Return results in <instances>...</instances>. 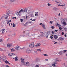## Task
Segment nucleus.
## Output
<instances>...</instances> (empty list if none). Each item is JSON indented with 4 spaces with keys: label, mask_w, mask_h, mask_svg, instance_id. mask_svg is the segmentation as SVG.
Segmentation results:
<instances>
[{
    "label": "nucleus",
    "mask_w": 67,
    "mask_h": 67,
    "mask_svg": "<svg viewBox=\"0 0 67 67\" xmlns=\"http://www.w3.org/2000/svg\"><path fill=\"white\" fill-rule=\"evenodd\" d=\"M30 33L29 32H28V33H27L25 34L24 35H21L19 37V39H22L23 38H25L26 36H29V34Z\"/></svg>",
    "instance_id": "nucleus-1"
},
{
    "label": "nucleus",
    "mask_w": 67,
    "mask_h": 67,
    "mask_svg": "<svg viewBox=\"0 0 67 67\" xmlns=\"http://www.w3.org/2000/svg\"><path fill=\"white\" fill-rule=\"evenodd\" d=\"M21 12L23 13L25 12V13H27V9H25L24 10L21 9L19 11V13H20Z\"/></svg>",
    "instance_id": "nucleus-2"
},
{
    "label": "nucleus",
    "mask_w": 67,
    "mask_h": 67,
    "mask_svg": "<svg viewBox=\"0 0 67 67\" xmlns=\"http://www.w3.org/2000/svg\"><path fill=\"white\" fill-rule=\"evenodd\" d=\"M29 46L30 47L33 48L34 46V42H32L29 45Z\"/></svg>",
    "instance_id": "nucleus-3"
},
{
    "label": "nucleus",
    "mask_w": 67,
    "mask_h": 67,
    "mask_svg": "<svg viewBox=\"0 0 67 67\" xmlns=\"http://www.w3.org/2000/svg\"><path fill=\"white\" fill-rule=\"evenodd\" d=\"M26 52L27 53H28L29 54H30V53H31V50H30L29 49H27L26 50Z\"/></svg>",
    "instance_id": "nucleus-4"
},
{
    "label": "nucleus",
    "mask_w": 67,
    "mask_h": 67,
    "mask_svg": "<svg viewBox=\"0 0 67 67\" xmlns=\"http://www.w3.org/2000/svg\"><path fill=\"white\" fill-rule=\"evenodd\" d=\"M15 48L17 50H20L21 49V48L18 46H17L16 47H15Z\"/></svg>",
    "instance_id": "nucleus-5"
},
{
    "label": "nucleus",
    "mask_w": 67,
    "mask_h": 67,
    "mask_svg": "<svg viewBox=\"0 0 67 67\" xmlns=\"http://www.w3.org/2000/svg\"><path fill=\"white\" fill-rule=\"evenodd\" d=\"M8 55L9 56H13V55H15V54L14 53H9Z\"/></svg>",
    "instance_id": "nucleus-6"
},
{
    "label": "nucleus",
    "mask_w": 67,
    "mask_h": 67,
    "mask_svg": "<svg viewBox=\"0 0 67 67\" xmlns=\"http://www.w3.org/2000/svg\"><path fill=\"white\" fill-rule=\"evenodd\" d=\"M7 15H9V14H10V10L8 9L7 10Z\"/></svg>",
    "instance_id": "nucleus-7"
},
{
    "label": "nucleus",
    "mask_w": 67,
    "mask_h": 67,
    "mask_svg": "<svg viewBox=\"0 0 67 67\" xmlns=\"http://www.w3.org/2000/svg\"><path fill=\"white\" fill-rule=\"evenodd\" d=\"M53 10H54V11H57V10H58L59 9H58V8H57L54 7L53 8Z\"/></svg>",
    "instance_id": "nucleus-8"
},
{
    "label": "nucleus",
    "mask_w": 67,
    "mask_h": 67,
    "mask_svg": "<svg viewBox=\"0 0 67 67\" xmlns=\"http://www.w3.org/2000/svg\"><path fill=\"white\" fill-rule=\"evenodd\" d=\"M7 46L8 47L10 48V47H11V46H12V45L10 44H7Z\"/></svg>",
    "instance_id": "nucleus-9"
},
{
    "label": "nucleus",
    "mask_w": 67,
    "mask_h": 67,
    "mask_svg": "<svg viewBox=\"0 0 67 67\" xmlns=\"http://www.w3.org/2000/svg\"><path fill=\"white\" fill-rule=\"evenodd\" d=\"M5 64H8L9 65H10V63H9V62L7 60L5 61Z\"/></svg>",
    "instance_id": "nucleus-10"
},
{
    "label": "nucleus",
    "mask_w": 67,
    "mask_h": 67,
    "mask_svg": "<svg viewBox=\"0 0 67 67\" xmlns=\"http://www.w3.org/2000/svg\"><path fill=\"white\" fill-rule=\"evenodd\" d=\"M54 60L56 62H58V61H59V59L57 58L55 59Z\"/></svg>",
    "instance_id": "nucleus-11"
},
{
    "label": "nucleus",
    "mask_w": 67,
    "mask_h": 67,
    "mask_svg": "<svg viewBox=\"0 0 67 67\" xmlns=\"http://www.w3.org/2000/svg\"><path fill=\"white\" fill-rule=\"evenodd\" d=\"M21 60L22 63H24V59H23V58L21 59Z\"/></svg>",
    "instance_id": "nucleus-12"
},
{
    "label": "nucleus",
    "mask_w": 67,
    "mask_h": 67,
    "mask_svg": "<svg viewBox=\"0 0 67 67\" xmlns=\"http://www.w3.org/2000/svg\"><path fill=\"white\" fill-rule=\"evenodd\" d=\"M42 27H43V28L44 29H46V28H45V25H44V24H42Z\"/></svg>",
    "instance_id": "nucleus-13"
},
{
    "label": "nucleus",
    "mask_w": 67,
    "mask_h": 67,
    "mask_svg": "<svg viewBox=\"0 0 67 67\" xmlns=\"http://www.w3.org/2000/svg\"><path fill=\"white\" fill-rule=\"evenodd\" d=\"M5 29H2V34H3L4 32H5Z\"/></svg>",
    "instance_id": "nucleus-14"
},
{
    "label": "nucleus",
    "mask_w": 67,
    "mask_h": 67,
    "mask_svg": "<svg viewBox=\"0 0 67 67\" xmlns=\"http://www.w3.org/2000/svg\"><path fill=\"white\" fill-rule=\"evenodd\" d=\"M54 37L55 39H57L58 38V36L56 35H54Z\"/></svg>",
    "instance_id": "nucleus-15"
},
{
    "label": "nucleus",
    "mask_w": 67,
    "mask_h": 67,
    "mask_svg": "<svg viewBox=\"0 0 67 67\" xmlns=\"http://www.w3.org/2000/svg\"><path fill=\"white\" fill-rule=\"evenodd\" d=\"M18 58V57H16L15 58H13V59H15V61H16V60H18V59L17 58Z\"/></svg>",
    "instance_id": "nucleus-16"
},
{
    "label": "nucleus",
    "mask_w": 67,
    "mask_h": 67,
    "mask_svg": "<svg viewBox=\"0 0 67 67\" xmlns=\"http://www.w3.org/2000/svg\"><path fill=\"white\" fill-rule=\"evenodd\" d=\"M59 40L60 41H63L64 40V38L60 37L59 38Z\"/></svg>",
    "instance_id": "nucleus-17"
},
{
    "label": "nucleus",
    "mask_w": 67,
    "mask_h": 67,
    "mask_svg": "<svg viewBox=\"0 0 67 67\" xmlns=\"http://www.w3.org/2000/svg\"><path fill=\"white\" fill-rule=\"evenodd\" d=\"M40 45L41 44L40 43H38L37 44L35 45V46L36 47H37V46H40Z\"/></svg>",
    "instance_id": "nucleus-18"
},
{
    "label": "nucleus",
    "mask_w": 67,
    "mask_h": 67,
    "mask_svg": "<svg viewBox=\"0 0 67 67\" xmlns=\"http://www.w3.org/2000/svg\"><path fill=\"white\" fill-rule=\"evenodd\" d=\"M58 54L59 55H62L63 54V51H60L59 53Z\"/></svg>",
    "instance_id": "nucleus-19"
},
{
    "label": "nucleus",
    "mask_w": 67,
    "mask_h": 67,
    "mask_svg": "<svg viewBox=\"0 0 67 67\" xmlns=\"http://www.w3.org/2000/svg\"><path fill=\"white\" fill-rule=\"evenodd\" d=\"M11 2H13L16 1V0H9Z\"/></svg>",
    "instance_id": "nucleus-20"
},
{
    "label": "nucleus",
    "mask_w": 67,
    "mask_h": 67,
    "mask_svg": "<svg viewBox=\"0 0 67 67\" xmlns=\"http://www.w3.org/2000/svg\"><path fill=\"white\" fill-rule=\"evenodd\" d=\"M47 33L48 35H49V34L52 33V32H51L50 31H48L47 32Z\"/></svg>",
    "instance_id": "nucleus-21"
},
{
    "label": "nucleus",
    "mask_w": 67,
    "mask_h": 67,
    "mask_svg": "<svg viewBox=\"0 0 67 67\" xmlns=\"http://www.w3.org/2000/svg\"><path fill=\"white\" fill-rule=\"evenodd\" d=\"M62 24H63L64 25H66V22L65 21H63V22Z\"/></svg>",
    "instance_id": "nucleus-22"
},
{
    "label": "nucleus",
    "mask_w": 67,
    "mask_h": 67,
    "mask_svg": "<svg viewBox=\"0 0 67 67\" xmlns=\"http://www.w3.org/2000/svg\"><path fill=\"white\" fill-rule=\"evenodd\" d=\"M61 21L62 23H63V22H64V19H61Z\"/></svg>",
    "instance_id": "nucleus-23"
},
{
    "label": "nucleus",
    "mask_w": 67,
    "mask_h": 67,
    "mask_svg": "<svg viewBox=\"0 0 67 67\" xmlns=\"http://www.w3.org/2000/svg\"><path fill=\"white\" fill-rule=\"evenodd\" d=\"M67 51V50H63L62 51V52L63 53H66Z\"/></svg>",
    "instance_id": "nucleus-24"
},
{
    "label": "nucleus",
    "mask_w": 67,
    "mask_h": 67,
    "mask_svg": "<svg viewBox=\"0 0 67 67\" xmlns=\"http://www.w3.org/2000/svg\"><path fill=\"white\" fill-rule=\"evenodd\" d=\"M35 13L36 14H35V16H36L37 15L38 16V12H36Z\"/></svg>",
    "instance_id": "nucleus-25"
},
{
    "label": "nucleus",
    "mask_w": 67,
    "mask_h": 67,
    "mask_svg": "<svg viewBox=\"0 0 67 67\" xmlns=\"http://www.w3.org/2000/svg\"><path fill=\"white\" fill-rule=\"evenodd\" d=\"M11 52H13V51H15V50H14L13 48H12L11 49Z\"/></svg>",
    "instance_id": "nucleus-26"
},
{
    "label": "nucleus",
    "mask_w": 67,
    "mask_h": 67,
    "mask_svg": "<svg viewBox=\"0 0 67 67\" xmlns=\"http://www.w3.org/2000/svg\"><path fill=\"white\" fill-rule=\"evenodd\" d=\"M30 15H31V18H34V16L33 15V14H30Z\"/></svg>",
    "instance_id": "nucleus-27"
},
{
    "label": "nucleus",
    "mask_w": 67,
    "mask_h": 67,
    "mask_svg": "<svg viewBox=\"0 0 67 67\" xmlns=\"http://www.w3.org/2000/svg\"><path fill=\"white\" fill-rule=\"evenodd\" d=\"M31 35H32V36H33V35H35V33L34 32H32L31 34Z\"/></svg>",
    "instance_id": "nucleus-28"
},
{
    "label": "nucleus",
    "mask_w": 67,
    "mask_h": 67,
    "mask_svg": "<svg viewBox=\"0 0 67 67\" xmlns=\"http://www.w3.org/2000/svg\"><path fill=\"white\" fill-rule=\"evenodd\" d=\"M51 36H50V38H51V39H53V36H53V35H51Z\"/></svg>",
    "instance_id": "nucleus-29"
},
{
    "label": "nucleus",
    "mask_w": 67,
    "mask_h": 67,
    "mask_svg": "<svg viewBox=\"0 0 67 67\" xmlns=\"http://www.w3.org/2000/svg\"><path fill=\"white\" fill-rule=\"evenodd\" d=\"M36 51H40V52H41V51H42V50H41V49H37L36 50Z\"/></svg>",
    "instance_id": "nucleus-30"
},
{
    "label": "nucleus",
    "mask_w": 67,
    "mask_h": 67,
    "mask_svg": "<svg viewBox=\"0 0 67 67\" xmlns=\"http://www.w3.org/2000/svg\"><path fill=\"white\" fill-rule=\"evenodd\" d=\"M5 19H7L8 18V17L6 15L5 16Z\"/></svg>",
    "instance_id": "nucleus-31"
},
{
    "label": "nucleus",
    "mask_w": 67,
    "mask_h": 67,
    "mask_svg": "<svg viewBox=\"0 0 67 67\" xmlns=\"http://www.w3.org/2000/svg\"><path fill=\"white\" fill-rule=\"evenodd\" d=\"M52 34L54 35V33H55V31H52Z\"/></svg>",
    "instance_id": "nucleus-32"
},
{
    "label": "nucleus",
    "mask_w": 67,
    "mask_h": 67,
    "mask_svg": "<svg viewBox=\"0 0 67 67\" xmlns=\"http://www.w3.org/2000/svg\"><path fill=\"white\" fill-rule=\"evenodd\" d=\"M16 14V15H19V12H15Z\"/></svg>",
    "instance_id": "nucleus-33"
},
{
    "label": "nucleus",
    "mask_w": 67,
    "mask_h": 67,
    "mask_svg": "<svg viewBox=\"0 0 67 67\" xmlns=\"http://www.w3.org/2000/svg\"><path fill=\"white\" fill-rule=\"evenodd\" d=\"M16 26H15V25L14 23H13V26L14 27H15Z\"/></svg>",
    "instance_id": "nucleus-34"
},
{
    "label": "nucleus",
    "mask_w": 67,
    "mask_h": 67,
    "mask_svg": "<svg viewBox=\"0 0 67 67\" xmlns=\"http://www.w3.org/2000/svg\"><path fill=\"white\" fill-rule=\"evenodd\" d=\"M43 55L44 56H48V55L46 54H44Z\"/></svg>",
    "instance_id": "nucleus-35"
},
{
    "label": "nucleus",
    "mask_w": 67,
    "mask_h": 67,
    "mask_svg": "<svg viewBox=\"0 0 67 67\" xmlns=\"http://www.w3.org/2000/svg\"><path fill=\"white\" fill-rule=\"evenodd\" d=\"M35 62H38V59H36L35 60Z\"/></svg>",
    "instance_id": "nucleus-36"
},
{
    "label": "nucleus",
    "mask_w": 67,
    "mask_h": 67,
    "mask_svg": "<svg viewBox=\"0 0 67 67\" xmlns=\"http://www.w3.org/2000/svg\"><path fill=\"white\" fill-rule=\"evenodd\" d=\"M60 5L62 7H64V5H61L60 4H59L58 6H59Z\"/></svg>",
    "instance_id": "nucleus-37"
},
{
    "label": "nucleus",
    "mask_w": 67,
    "mask_h": 67,
    "mask_svg": "<svg viewBox=\"0 0 67 67\" xmlns=\"http://www.w3.org/2000/svg\"><path fill=\"white\" fill-rule=\"evenodd\" d=\"M59 25H59V24H56V26H59Z\"/></svg>",
    "instance_id": "nucleus-38"
},
{
    "label": "nucleus",
    "mask_w": 67,
    "mask_h": 67,
    "mask_svg": "<svg viewBox=\"0 0 67 67\" xmlns=\"http://www.w3.org/2000/svg\"><path fill=\"white\" fill-rule=\"evenodd\" d=\"M64 21H67V18L65 19L64 20Z\"/></svg>",
    "instance_id": "nucleus-39"
},
{
    "label": "nucleus",
    "mask_w": 67,
    "mask_h": 67,
    "mask_svg": "<svg viewBox=\"0 0 67 67\" xmlns=\"http://www.w3.org/2000/svg\"><path fill=\"white\" fill-rule=\"evenodd\" d=\"M35 67H39V65H37L35 66Z\"/></svg>",
    "instance_id": "nucleus-40"
},
{
    "label": "nucleus",
    "mask_w": 67,
    "mask_h": 67,
    "mask_svg": "<svg viewBox=\"0 0 67 67\" xmlns=\"http://www.w3.org/2000/svg\"><path fill=\"white\" fill-rule=\"evenodd\" d=\"M48 6H51V4H49V3H48Z\"/></svg>",
    "instance_id": "nucleus-41"
},
{
    "label": "nucleus",
    "mask_w": 67,
    "mask_h": 67,
    "mask_svg": "<svg viewBox=\"0 0 67 67\" xmlns=\"http://www.w3.org/2000/svg\"><path fill=\"white\" fill-rule=\"evenodd\" d=\"M40 33H41V34L42 33V34H43L44 35H45V34L43 32H40Z\"/></svg>",
    "instance_id": "nucleus-42"
},
{
    "label": "nucleus",
    "mask_w": 67,
    "mask_h": 67,
    "mask_svg": "<svg viewBox=\"0 0 67 67\" xmlns=\"http://www.w3.org/2000/svg\"><path fill=\"white\" fill-rule=\"evenodd\" d=\"M52 66H56V65L55 64H53L52 65Z\"/></svg>",
    "instance_id": "nucleus-43"
},
{
    "label": "nucleus",
    "mask_w": 67,
    "mask_h": 67,
    "mask_svg": "<svg viewBox=\"0 0 67 67\" xmlns=\"http://www.w3.org/2000/svg\"><path fill=\"white\" fill-rule=\"evenodd\" d=\"M15 35V34H14L12 35V36H14Z\"/></svg>",
    "instance_id": "nucleus-44"
},
{
    "label": "nucleus",
    "mask_w": 67,
    "mask_h": 67,
    "mask_svg": "<svg viewBox=\"0 0 67 67\" xmlns=\"http://www.w3.org/2000/svg\"><path fill=\"white\" fill-rule=\"evenodd\" d=\"M5 66H6V67H10V66H9V65H6Z\"/></svg>",
    "instance_id": "nucleus-45"
},
{
    "label": "nucleus",
    "mask_w": 67,
    "mask_h": 67,
    "mask_svg": "<svg viewBox=\"0 0 67 67\" xmlns=\"http://www.w3.org/2000/svg\"><path fill=\"white\" fill-rule=\"evenodd\" d=\"M52 22H53V21H51L49 22V23H51V24H52Z\"/></svg>",
    "instance_id": "nucleus-46"
},
{
    "label": "nucleus",
    "mask_w": 67,
    "mask_h": 67,
    "mask_svg": "<svg viewBox=\"0 0 67 67\" xmlns=\"http://www.w3.org/2000/svg\"><path fill=\"white\" fill-rule=\"evenodd\" d=\"M59 29L60 30H62V27H59Z\"/></svg>",
    "instance_id": "nucleus-47"
},
{
    "label": "nucleus",
    "mask_w": 67,
    "mask_h": 67,
    "mask_svg": "<svg viewBox=\"0 0 67 67\" xmlns=\"http://www.w3.org/2000/svg\"><path fill=\"white\" fill-rule=\"evenodd\" d=\"M16 18V17H13L12 19H15Z\"/></svg>",
    "instance_id": "nucleus-48"
},
{
    "label": "nucleus",
    "mask_w": 67,
    "mask_h": 67,
    "mask_svg": "<svg viewBox=\"0 0 67 67\" xmlns=\"http://www.w3.org/2000/svg\"><path fill=\"white\" fill-rule=\"evenodd\" d=\"M2 41V39H0V42H1Z\"/></svg>",
    "instance_id": "nucleus-49"
},
{
    "label": "nucleus",
    "mask_w": 67,
    "mask_h": 67,
    "mask_svg": "<svg viewBox=\"0 0 67 67\" xmlns=\"http://www.w3.org/2000/svg\"><path fill=\"white\" fill-rule=\"evenodd\" d=\"M58 16H60V13H59V14L58 15Z\"/></svg>",
    "instance_id": "nucleus-50"
},
{
    "label": "nucleus",
    "mask_w": 67,
    "mask_h": 67,
    "mask_svg": "<svg viewBox=\"0 0 67 67\" xmlns=\"http://www.w3.org/2000/svg\"><path fill=\"white\" fill-rule=\"evenodd\" d=\"M27 16H26V20H27Z\"/></svg>",
    "instance_id": "nucleus-51"
},
{
    "label": "nucleus",
    "mask_w": 67,
    "mask_h": 67,
    "mask_svg": "<svg viewBox=\"0 0 67 67\" xmlns=\"http://www.w3.org/2000/svg\"><path fill=\"white\" fill-rule=\"evenodd\" d=\"M53 64H57V62H53Z\"/></svg>",
    "instance_id": "nucleus-52"
},
{
    "label": "nucleus",
    "mask_w": 67,
    "mask_h": 67,
    "mask_svg": "<svg viewBox=\"0 0 67 67\" xmlns=\"http://www.w3.org/2000/svg\"><path fill=\"white\" fill-rule=\"evenodd\" d=\"M0 51L1 52L2 51V49L1 48H0Z\"/></svg>",
    "instance_id": "nucleus-53"
},
{
    "label": "nucleus",
    "mask_w": 67,
    "mask_h": 67,
    "mask_svg": "<svg viewBox=\"0 0 67 67\" xmlns=\"http://www.w3.org/2000/svg\"><path fill=\"white\" fill-rule=\"evenodd\" d=\"M29 63V62H26V64H28Z\"/></svg>",
    "instance_id": "nucleus-54"
},
{
    "label": "nucleus",
    "mask_w": 67,
    "mask_h": 67,
    "mask_svg": "<svg viewBox=\"0 0 67 67\" xmlns=\"http://www.w3.org/2000/svg\"><path fill=\"white\" fill-rule=\"evenodd\" d=\"M20 20L21 21V22H23V19H20Z\"/></svg>",
    "instance_id": "nucleus-55"
},
{
    "label": "nucleus",
    "mask_w": 67,
    "mask_h": 67,
    "mask_svg": "<svg viewBox=\"0 0 67 67\" xmlns=\"http://www.w3.org/2000/svg\"><path fill=\"white\" fill-rule=\"evenodd\" d=\"M51 28L52 29H54V26H51Z\"/></svg>",
    "instance_id": "nucleus-56"
},
{
    "label": "nucleus",
    "mask_w": 67,
    "mask_h": 67,
    "mask_svg": "<svg viewBox=\"0 0 67 67\" xmlns=\"http://www.w3.org/2000/svg\"><path fill=\"white\" fill-rule=\"evenodd\" d=\"M7 21L8 22L7 23V24H8V23H9V20H7Z\"/></svg>",
    "instance_id": "nucleus-57"
},
{
    "label": "nucleus",
    "mask_w": 67,
    "mask_h": 67,
    "mask_svg": "<svg viewBox=\"0 0 67 67\" xmlns=\"http://www.w3.org/2000/svg\"><path fill=\"white\" fill-rule=\"evenodd\" d=\"M54 44H57V42H55L54 43Z\"/></svg>",
    "instance_id": "nucleus-58"
},
{
    "label": "nucleus",
    "mask_w": 67,
    "mask_h": 67,
    "mask_svg": "<svg viewBox=\"0 0 67 67\" xmlns=\"http://www.w3.org/2000/svg\"><path fill=\"white\" fill-rule=\"evenodd\" d=\"M31 20H32V21H34V19H32V18H31L30 19Z\"/></svg>",
    "instance_id": "nucleus-59"
},
{
    "label": "nucleus",
    "mask_w": 67,
    "mask_h": 67,
    "mask_svg": "<svg viewBox=\"0 0 67 67\" xmlns=\"http://www.w3.org/2000/svg\"><path fill=\"white\" fill-rule=\"evenodd\" d=\"M55 32H57V31H58V30H55Z\"/></svg>",
    "instance_id": "nucleus-60"
},
{
    "label": "nucleus",
    "mask_w": 67,
    "mask_h": 67,
    "mask_svg": "<svg viewBox=\"0 0 67 67\" xmlns=\"http://www.w3.org/2000/svg\"><path fill=\"white\" fill-rule=\"evenodd\" d=\"M55 2H56V3H59V2H57V1H55Z\"/></svg>",
    "instance_id": "nucleus-61"
},
{
    "label": "nucleus",
    "mask_w": 67,
    "mask_h": 67,
    "mask_svg": "<svg viewBox=\"0 0 67 67\" xmlns=\"http://www.w3.org/2000/svg\"><path fill=\"white\" fill-rule=\"evenodd\" d=\"M45 60H46V61H48V59H46Z\"/></svg>",
    "instance_id": "nucleus-62"
},
{
    "label": "nucleus",
    "mask_w": 67,
    "mask_h": 67,
    "mask_svg": "<svg viewBox=\"0 0 67 67\" xmlns=\"http://www.w3.org/2000/svg\"><path fill=\"white\" fill-rule=\"evenodd\" d=\"M9 40V38H8L7 39V41H8Z\"/></svg>",
    "instance_id": "nucleus-63"
},
{
    "label": "nucleus",
    "mask_w": 67,
    "mask_h": 67,
    "mask_svg": "<svg viewBox=\"0 0 67 67\" xmlns=\"http://www.w3.org/2000/svg\"><path fill=\"white\" fill-rule=\"evenodd\" d=\"M62 35H63V34H64V32H63L62 33Z\"/></svg>",
    "instance_id": "nucleus-64"
}]
</instances>
